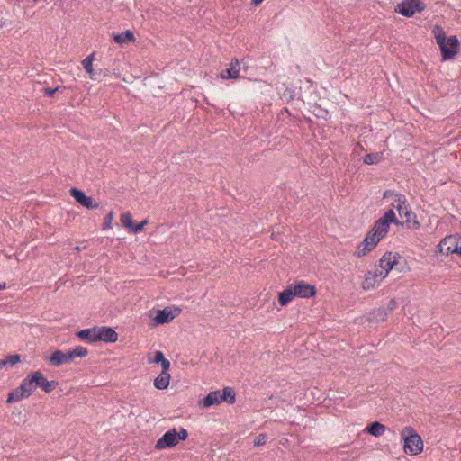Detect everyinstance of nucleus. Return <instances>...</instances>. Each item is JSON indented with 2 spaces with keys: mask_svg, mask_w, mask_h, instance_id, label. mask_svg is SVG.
Masks as SVG:
<instances>
[{
  "mask_svg": "<svg viewBox=\"0 0 461 461\" xmlns=\"http://www.w3.org/2000/svg\"><path fill=\"white\" fill-rule=\"evenodd\" d=\"M436 42L439 47L442 60H449L455 58L459 50V41L456 35L447 38L444 29L440 25H435L432 29Z\"/></svg>",
  "mask_w": 461,
  "mask_h": 461,
  "instance_id": "1",
  "label": "nucleus"
},
{
  "mask_svg": "<svg viewBox=\"0 0 461 461\" xmlns=\"http://www.w3.org/2000/svg\"><path fill=\"white\" fill-rule=\"evenodd\" d=\"M403 439V450L406 454L416 456L423 450V440L411 426L404 427L401 431Z\"/></svg>",
  "mask_w": 461,
  "mask_h": 461,
  "instance_id": "2",
  "label": "nucleus"
},
{
  "mask_svg": "<svg viewBox=\"0 0 461 461\" xmlns=\"http://www.w3.org/2000/svg\"><path fill=\"white\" fill-rule=\"evenodd\" d=\"M188 437V432L185 429L181 428L179 431L176 429L167 431L155 444V448L158 450L173 447L178 444L180 440H185Z\"/></svg>",
  "mask_w": 461,
  "mask_h": 461,
  "instance_id": "3",
  "label": "nucleus"
},
{
  "mask_svg": "<svg viewBox=\"0 0 461 461\" xmlns=\"http://www.w3.org/2000/svg\"><path fill=\"white\" fill-rule=\"evenodd\" d=\"M424 9L425 5L421 0H403L396 5L395 12L405 17H411Z\"/></svg>",
  "mask_w": 461,
  "mask_h": 461,
  "instance_id": "4",
  "label": "nucleus"
},
{
  "mask_svg": "<svg viewBox=\"0 0 461 461\" xmlns=\"http://www.w3.org/2000/svg\"><path fill=\"white\" fill-rule=\"evenodd\" d=\"M383 239L375 231H372V229L367 232L364 240L358 245L355 252L356 256L362 258L367 253L372 251L378 242Z\"/></svg>",
  "mask_w": 461,
  "mask_h": 461,
  "instance_id": "5",
  "label": "nucleus"
},
{
  "mask_svg": "<svg viewBox=\"0 0 461 461\" xmlns=\"http://www.w3.org/2000/svg\"><path fill=\"white\" fill-rule=\"evenodd\" d=\"M392 205L398 211L399 216L403 219V223H411L412 218H415V214L409 210L405 195L395 194V199Z\"/></svg>",
  "mask_w": 461,
  "mask_h": 461,
  "instance_id": "6",
  "label": "nucleus"
},
{
  "mask_svg": "<svg viewBox=\"0 0 461 461\" xmlns=\"http://www.w3.org/2000/svg\"><path fill=\"white\" fill-rule=\"evenodd\" d=\"M460 245L457 237L454 235L446 236L438 245V252L448 256L453 253L460 255Z\"/></svg>",
  "mask_w": 461,
  "mask_h": 461,
  "instance_id": "7",
  "label": "nucleus"
},
{
  "mask_svg": "<svg viewBox=\"0 0 461 461\" xmlns=\"http://www.w3.org/2000/svg\"><path fill=\"white\" fill-rule=\"evenodd\" d=\"M69 193L77 203L86 209H96L99 206V203L93 197L87 196L83 191L76 187H72Z\"/></svg>",
  "mask_w": 461,
  "mask_h": 461,
  "instance_id": "8",
  "label": "nucleus"
},
{
  "mask_svg": "<svg viewBox=\"0 0 461 461\" xmlns=\"http://www.w3.org/2000/svg\"><path fill=\"white\" fill-rule=\"evenodd\" d=\"M181 310L177 307L171 309L166 307L162 310H158L154 321L156 325L164 324L170 322L175 317L180 313Z\"/></svg>",
  "mask_w": 461,
  "mask_h": 461,
  "instance_id": "9",
  "label": "nucleus"
},
{
  "mask_svg": "<svg viewBox=\"0 0 461 461\" xmlns=\"http://www.w3.org/2000/svg\"><path fill=\"white\" fill-rule=\"evenodd\" d=\"M293 289L295 292V296L301 298H310L316 294V289L313 285H311L304 281H297L292 284Z\"/></svg>",
  "mask_w": 461,
  "mask_h": 461,
  "instance_id": "10",
  "label": "nucleus"
},
{
  "mask_svg": "<svg viewBox=\"0 0 461 461\" xmlns=\"http://www.w3.org/2000/svg\"><path fill=\"white\" fill-rule=\"evenodd\" d=\"M45 360L49 361L50 365L53 366H59L66 363L73 361L70 350L63 352L59 349L55 350L50 357H45Z\"/></svg>",
  "mask_w": 461,
  "mask_h": 461,
  "instance_id": "11",
  "label": "nucleus"
},
{
  "mask_svg": "<svg viewBox=\"0 0 461 461\" xmlns=\"http://www.w3.org/2000/svg\"><path fill=\"white\" fill-rule=\"evenodd\" d=\"M96 341L113 343L118 339V333L111 327H98L96 331Z\"/></svg>",
  "mask_w": 461,
  "mask_h": 461,
  "instance_id": "12",
  "label": "nucleus"
},
{
  "mask_svg": "<svg viewBox=\"0 0 461 461\" xmlns=\"http://www.w3.org/2000/svg\"><path fill=\"white\" fill-rule=\"evenodd\" d=\"M396 258H400V255L392 252H386L379 260V267L384 272V275H388L389 271L397 264Z\"/></svg>",
  "mask_w": 461,
  "mask_h": 461,
  "instance_id": "13",
  "label": "nucleus"
},
{
  "mask_svg": "<svg viewBox=\"0 0 461 461\" xmlns=\"http://www.w3.org/2000/svg\"><path fill=\"white\" fill-rule=\"evenodd\" d=\"M36 382H37V377H36L35 371L31 372L21 383L20 389L23 390L29 397L32 394V393L37 388Z\"/></svg>",
  "mask_w": 461,
  "mask_h": 461,
  "instance_id": "14",
  "label": "nucleus"
},
{
  "mask_svg": "<svg viewBox=\"0 0 461 461\" xmlns=\"http://www.w3.org/2000/svg\"><path fill=\"white\" fill-rule=\"evenodd\" d=\"M35 374H36V377H37V382H36L37 387L41 388L47 393H51L56 388V386L59 384L58 381H55V380L48 381L44 377L42 373L40 371H35Z\"/></svg>",
  "mask_w": 461,
  "mask_h": 461,
  "instance_id": "15",
  "label": "nucleus"
},
{
  "mask_svg": "<svg viewBox=\"0 0 461 461\" xmlns=\"http://www.w3.org/2000/svg\"><path fill=\"white\" fill-rule=\"evenodd\" d=\"M240 62L237 59L231 60L230 68H225L221 73L223 79H236L240 76Z\"/></svg>",
  "mask_w": 461,
  "mask_h": 461,
  "instance_id": "16",
  "label": "nucleus"
},
{
  "mask_svg": "<svg viewBox=\"0 0 461 461\" xmlns=\"http://www.w3.org/2000/svg\"><path fill=\"white\" fill-rule=\"evenodd\" d=\"M219 404L225 402L233 404L236 401V392L232 387L225 386L222 390H218Z\"/></svg>",
  "mask_w": 461,
  "mask_h": 461,
  "instance_id": "17",
  "label": "nucleus"
},
{
  "mask_svg": "<svg viewBox=\"0 0 461 461\" xmlns=\"http://www.w3.org/2000/svg\"><path fill=\"white\" fill-rule=\"evenodd\" d=\"M295 297V292L293 289L292 284L287 285L286 288L278 294V303L281 306H285Z\"/></svg>",
  "mask_w": 461,
  "mask_h": 461,
  "instance_id": "18",
  "label": "nucleus"
},
{
  "mask_svg": "<svg viewBox=\"0 0 461 461\" xmlns=\"http://www.w3.org/2000/svg\"><path fill=\"white\" fill-rule=\"evenodd\" d=\"M385 429L386 427L384 424L379 421H373L365 428L364 432L377 438L382 436Z\"/></svg>",
  "mask_w": 461,
  "mask_h": 461,
  "instance_id": "19",
  "label": "nucleus"
},
{
  "mask_svg": "<svg viewBox=\"0 0 461 461\" xmlns=\"http://www.w3.org/2000/svg\"><path fill=\"white\" fill-rule=\"evenodd\" d=\"M113 39L120 45L135 41L134 33L131 30H126L122 33H113Z\"/></svg>",
  "mask_w": 461,
  "mask_h": 461,
  "instance_id": "20",
  "label": "nucleus"
},
{
  "mask_svg": "<svg viewBox=\"0 0 461 461\" xmlns=\"http://www.w3.org/2000/svg\"><path fill=\"white\" fill-rule=\"evenodd\" d=\"M96 331L97 326L90 329H84L77 332V337L81 340H86L88 342H96Z\"/></svg>",
  "mask_w": 461,
  "mask_h": 461,
  "instance_id": "21",
  "label": "nucleus"
},
{
  "mask_svg": "<svg viewBox=\"0 0 461 461\" xmlns=\"http://www.w3.org/2000/svg\"><path fill=\"white\" fill-rule=\"evenodd\" d=\"M198 404L202 408H209L212 405H218V390L210 392L203 400L199 401Z\"/></svg>",
  "mask_w": 461,
  "mask_h": 461,
  "instance_id": "22",
  "label": "nucleus"
},
{
  "mask_svg": "<svg viewBox=\"0 0 461 461\" xmlns=\"http://www.w3.org/2000/svg\"><path fill=\"white\" fill-rule=\"evenodd\" d=\"M389 224L384 221L382 218L375 221L372 231H375L380 237L384 238L388 230H389Z\"/></svg>",
  "mask_w": 461,
  "mask_h": 461,
  "instance_id": "23",
  "label": "nucleus"
},
{
  "mask_svg": "<svg viewBox=\"0 0 461 461\" xmlns=\"http://www.w3.org/2000/svg\"><path fill=\"white\" fill-rule=\"evenodd\" d=\"M170 375L161 373L158 377L154 380V385L157 389L164 390L167 389L169 385Z\"/></svg>",
  "mask_w": 461,
  "mask_h": 461,
  "instance_id": "24",
  "label": "nucleus"
},
{
  "mask_svg": "<svg viewBox=\"0 0 461 461\" xmlns=\"http://www.w3.org/2000/svg\"><path fill=\"white\" fill-rule=\"evenodd\" d=\"M24 398H28L27 394L20 389V386H18L8 393L6 402L11 403L14 402H18Z\"/></svg>",
  "mask_w": 461,
  "mask_h": 461,
  "instance_id": "25",
  "label": "nucleus"
},
{
  "mask_svg": "<svg viewBox=\"0 0 461 461\" xmlns=\"http://www.w3.org/2000/svg\"><path fill=\"white\" fill-rule=\"evenodd\" d=\"M378 283V280L374 278V276L371 274V271H367L362 282V288L364 290H370L374 288L375 285Z\"/></svg>",
  "mask_w": 461,
  "mask_h": 461,
  "instance_id": "26",
  "label": "nucleus"
},
{
  "mask_svg": "<svg viewBox=\"0 0 461 461\" xmlns=\"http://www.w3.org/2000/svg\"><path fill=\"white\" fill-rule=\"evenodd\" d=\"M21 361V356L18 354L10 355L7 357L0 360V368L6 366H14Z\"/></svg>",
  "mask_w": 461,
  "mask_h": 461,
  "instance_id": "27",
  "label": "nucleus"
},
{
  "mask_svg": "<svg viewBox=\"0 0 461 461\" xmlns=\"http://www.w3.org/2000/svg\"><path fill=\"white\" fill-rule=\"evenodd\" d=\"M384 221H386L389 225L390 223H395L396 225H403V222H400L396 215L393 212V210L390 209L385 212L383 217H381Z\"/></svg>",
  "mask_w": 461,
  "mask_h": 461,
  "instance_id": "28",
  "label": "nucleus"
},
{
  "mask_svg": "<svg viewBox=\"0 0 461 461\" xmlns=\"http://www.w3.org/2000/svg\"><path fill=\"white\" fill-rule=\"evenodd\" d=\"M381 158L382 156L380 153H369L364 157L363 161L366 165H374L377 164L381 160Z\"/></svg>",
  "mask_w": 461,
  "mask_h": 461,
  "instance_id": "29",
  "label": "nucleus"
},
{
  "mask_svg": "<svg viewBox=\"0 0 461 461\" xmlns=\"http://www.w3.org/2000/svg\"><path fill=\"white\" fill-rule=\"evenodd\" d=\"M94 56H95V53H92L82 61V65H83L85 70L90 75L91 78H93L92 74H93Z\"/></svg>",
  "mask_w": 461,
  "mask_h": 461,
  "instance_id": "30",
  "label": "nucleus"
},
{
  "mask_svg": "<svg viewBox=\"0 0 461 461\" xmlns=\"http://www.w3.org/2000/svg\"><path fill=\"white\" fill-rule=\"evenodd\" d=\"M73 360L76 357H86L88 355V350L83 346H77L74 349L70 350Z\"/></svg>",
  "mask_w": 461,
  "mask_h": 461,
  "instance_id": "31",
  "label": "nucleus"
},
{
  "mask_svg": "<svg viewBox=\"0 0 461 461\" xmlns=\"http://www.w3.org/2000/svg\"><path fill=\"white\" fill-rule=\"evenodd\" d=\"M372 318L375 321H384L388 315V312L385 309L378 308L372 312Z\"/></svg>",
  "mask_w": 461,
  "mask_h": 461,
  "instance_id": "32",
  "label": "nucleus"
},
{
  "mask_svg": "<svg viewBox=\"0 0 461 461\" xmlns=\"http://www.w3.org/2000/svg\"><path fill=\"white\" fill-rule=\"evenodd\" d=\"M121 222L123 226L131 230L133 225L131 214L130 212L121 214Z\"/></svg>",
  "mask_w": 461,
  "mask_h": 461,
  "instance_id": "33",
  "label": "nucleus"
},
{
  "mask_svg": "<svg viewBox=\"0 0 461 461\" xmlns=\"http://www.w3.org/2000/svg\"><path fill=\"white\" fill-rule=\"evenodd\" d=\"M113 220V212L111 211L104 219L102 229L107 230L110 229L112 226V221Z\"/></svg>",
  "mask_w": 461,
  "mask_h": 461,
  "instance_id": "34",
  "label": "nucleus"
},
{
  "mask_svg": "<svg viewBox=\"0 0 461 461\" xmlns=\"http://www.w3.org/2000/svg\"><path fill=\"white\" fill-rule=\"evenodd\" d=\"M267 441V436L265 434L258 435L254 439V446L260 447L263 446Z\"/></svg>",
  "mask_w": 461,
  "mask_h": 461,
  "instance_id": "35",
  "label": "nucleus"
},
{
  "mask_svg": "<svg viewBox=\"0 0 461 461\" xmlns=\"http://www.w3.org/2000/svg\"><path fill=\"white\" fill-rule=\"evenodd\" d=\"M149 221L148 220H144L142 221H140L139 224L137 225H132L131 229V231L133 232V233H137V232H140V230H142V229L144 228V226H146L148 224Z\"/></svg>",
  "mask_w": 461,
  "mask_h": 461,
  "instance_id": "36",
  "label": "nucleus"
},
{
  "mask_svg": "<svg viewBox=\"0 0 461 461\" xmlns=\"http://www.w3.org/2000/svg\"><path fill=\"white\" fill-rule=\"evenodd\" d=\"M371 274L374 276V278L378 280V282L382 281L386 275H384V272L382 269L376 268L374 271H371Z\"/></svg>",
  "mask_w": 461,
  "mask_h": 461,
  "instance_id": "37",
  "label": "nucleus"
},
{
  "mask_svg": "<svg viewBox=\"0 0 461 461\" xmlns=\"http://www.w3.org/2000/svg\"><path fill=\"white\" fill-rule=\"evenodd\" d=\"M165 358L166 357L161 351H156L154 358L151 359L149 362L154 363V364H158V363H161Z\"/></svg>",
  "mask_w": 461,
  "mask_h": 461,
  "instance_id": "38",
  "label": "nucleus"
},
{
  "mask_svg": "<svg viewBox=\"0 0 461 461\" xmlns=\"http://www.w3.org/2000/svg\"><path fill=\"white\" fill-rule=\"evenodd\" d=\"M59 86H57L55 88L44 87L41 91L44 95L48 96H52L56 92L59 90Z\"/></svg>",
  "mask_w": 461,
  "mask_h": 461,
  "instance_id": "39",
  "label": "nucleus"
},
{
  "mask_svg": "<svg viewBox=\"0 0 461 461\" xmlns=\"http://www.w3.org/2000/svg\"><path fill=\"white\" fill-rule=\"evenodd\" d=\"M161 366H162V373L163 374H168L167 371L170 367V362L168 359L165 358L161 363Z\"/></svg>",
  "mask_w": 461,
  "mask_h": 461,
  "instance_id": "40",
  "label": "nucleus"
},
{
  "mask_svg": "<svg viewBox=\"0 0 461 461\" xmlns=\"http://www.w3.org/2000/svg\"><path fill=\"white\" fill-rule=\"evenodd\" d=\"M397 306V303L394 299H391L388 303L387 309H385L387 312L393 311Z\"/></svg>",
  "mask_w": 461,
  "mask_h": 461,
  "instance_id": "41",
  "label": "nucleus"
},
{
  "mask_svg": "<svg viewBox=\"0 0 461 461\" xmlns=\"http://www.w3.org/2000/svg\"><path fill=\"white\" fill-rule=\"evenodd\" d=\"M395 194H397L396 193H394L393 191H391V190H387L384 193V198H387V197H394L395 198Z\"/></svg>",
  "mask_w": 461,
  "mask_h": 461,
  "instance_id": "42",
  "label": "nucleus"
},
{
  "mask_svg": "<svg viewBox=\"0 0 461 461\" xmlns=\"http://www.w3.org/2000/svg\"><path fill=\"white\" fill-rule=\"evenodd\" d=\"M412 228L415 229V230H419L420 228V223L419 221L416 220V217L413 218Z\"/></svg>",
  "mask_w": 461,
  "mask_h": 461,
  "instance_id": "43",
  "label": "nucleus"
},
{
  "mask_svg": "<svg viewBox=\"0 0 461 461\" xmlns=\"http://www.w3.org/2000/svg\"><path fill=\"white\" fill-rule=\"evenodd\" d=\"M263 0H252V4L255 5H259L260 3H262Z\"/></svg>",
  "mask_w": 461,
  "mask_h": 461,
  "instance_id": "44",
  "label": "nucleus"
},
{
  "mask_svg": "<svg viewBox=\"0 0 461 461\" xmlns=\"http://www.w3.org/2000/svg\"><path fill=\"white\" fill-rule=\"evenodd\" d=\"M5 283L0 284V290L5 289Z\"/></svg>",
  "mask_w": 461,
  "mask_h": 461,
  "instance_id": "45",
  "label": "nucleus"
},
{
  "mask_svg": "<svg viewBox=\"0 0 461 461\" xmlns=\"http://www.w3.org/2000/svg\"><path fill=\"white\" fill-rule=\"evenodd\" d=\"M108 74H109V70H106V71L104 72V75H108Z\"/></svg>",
  "mask_w": 461,
  "mask_h": 461,
  "instance_id": "46",
  "label": "nucleus"
}]
</instances>
